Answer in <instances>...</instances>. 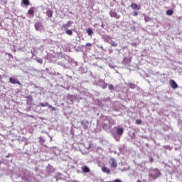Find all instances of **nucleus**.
Wrapping results in <instances>:
<instances>
[{
    "instance_id": "nucleus-26",
    "label": "nucleus",
    "mask_w": 182,
    "mask_h": 182,
    "mask_svg": "<svg viewBox=\"0 0 182 182\" xmlns=\"http://www.w3.org/2000/svg\"><path fill=\"white\" fill-rule=\"evenodd\" d=\"M65 33H67V35H69L70 36H72V35H73V31H72V30L68 29L65 31Z\"/></svg>"
},
{
    "instance_id": "nucleus-17",
    "label": "nucleus",
    "mask_w": 182,
    "mask_h": 182,
    "mask_svg": "<svg viewBox=\"0 0 182 182\" xmlns=\"http://www.w3.org/2000/svg\"><path fill=\"white\" fill-rule=\"evenodd\" d=\"M35 11V8L33 7H31L28 11V15H31V16H33V12Z\"/></svg>"
},
{
    "instance_id": "nucleus-28",
    "label": "nucleus",
    "mask_w": 182,
    "mask_h": 182,
    "mask_svg": "<svg viewBox=\"0 0 182 182\" xmlns=\"http://www.w3.org/2000/svg\"><path fill=\"white\" fill-rule=\"evenodd\" d=\"M36 62H38V63H40L41 65H42V63H43V60L42 58H37L36 59Z\"/></svg>"
},
{
    "instance_id": "nucleus-44",
    "label": "nucleus",
    "mask_w": 182,
    "mask_h": 182,
    "mask_svg": "<svg viewBox=\"0 0 182 182\" xmlns=\"http://www.w3.org/2000/svg\"><path fill=\"white\" fill-rule=\"evenodd\" d=\"M105 23H102L101 27H102V28H105Z\"/></svg>"
},
{
    "instance_id": "nucleus-33",
    "label": "nucleus",
    "mask_w": 182,
    "mask_h": 182,
    "mask_svg": "<svg viewBox=\"0 0 182 182\" xmlns=\"http://www.w3.org/2000/svg\"><path fill=\"white\" fill-rule=\"evenodd\" d=\"M127 60H129V58H124V60L122 61V63H123L124 65H126V62H127Z\"/></svg>"
},
{
    "instance_id": "nucleus-22",
    "label": "nucleus",
    "mask_w": 182,
    "mask_h": 182,
    "mask_svg": "<svg viewBox=\"0 0 182 182\" xmlns=\"http://www.w3.org/2000/svg\"><path fill=\"white\" fill-rule=\"evenodd\" d=\"M26 99H27V103H30V102H32L33 100V98H32V95L26 96Z\"/></svg>"
},
{
    "instance_id": "nucleus-27",
    "label": "nucleus",
    "mask_w": 182,
    "mask_h": 182,
    "mask_svg": "<svg viewBox=\"0 0 182 182\" xmlns=\"http://www.w3.org/2000/svg\"><path fill=\"white\" fill-rule=\"evenodd\" d=\"M144 21H145V22H150V21H151V18H150V17H149V16H145Z\"/></svg>"
},
{
    "instance_id": "nucleus-18",
    "label": "nucleus",
    "mask_w": 182,
    "mask_h": 182,
    "mask_svg": "<svg viewBox=\"0 0 182 182\" xmlns=\"http://www.w3.org/2000/svg\"><path fill=\"white\" fill-rule=\"evenodd\" d=\"M23 5H25L26 6H28V5H31V2L29 0H22Z\"/></svg>"
},
{
    "instance_id": "nucleus-2",
    "label": "nucleus",
    "mask_w": 182,
    "mask_h": 182,
    "mask_svg": "<svg viewBox=\"0 0 182 182\" xmlns=\"http://www.w3.org/2000/svg\"><path fill=\"white\" fill-rule=\"evenodd\" d=\"M32 176H33V173L30 172V171L25 170L23 176H22V174H20L18 175V177H21V178H22L23 181H28V180H29V178H31Z\"/></svg>"
},
{
    "instance_id": "nucleus-25",
    "label": "nucleus",
    "mask_w": 182,
    "mask_h": 182,
    "mask_svg": "<svg viewBox=\"0 0 182 182\" xmlns=\"http://www.w3.org/2000/svg\"><path fill=\"white\" fill-rule=\"evenodd\" d=\"M87 33L89 36H92V35H93V31L92 30V28H89L88 30H87Z\"/></svg>"
},
{
    "instance_id": "nucleus-19",
    "label": "nucleus",
    "mask_w": 182,
    "mask_h": 182,
    "mask_svg": "<svg viewBox=\"0 0 182 182\" xmlns=\"http://www.w3.org/2000/svg\"><path fill=\"white\" fill-rule=\"evenodd\" d=\"M90 171V169L89 168V167L85 166L82 168V172L83 173H89Z\"/></svg>"
},
{
    "instance_id": "nucleus-53",
    "label": "nucleus",
    "mask_w": 182,
    "mask_h": 182,
    "mask_svg": "<svg viewBox=\"0 0 182 182\" xmlns=\"http://www.w3.org/2000/svg\"><path fill=\"white\" fill-rule=\"evenodd\" d=\"M70 14H72V11H70Z\"/></svg>"
},
{
    "instance_id": "nucleus-38",
    "label": "nucleus",
    "mask_w": 182,
    "mask_h": 182,
    "mask_svg": "<svg viewBox=\"0 0 182 182\" xmlns=\"http://www.w3.org/2000/svg\"><path fill=\"white\" fill-rule=\"evenodd\" d=\"M132 15H133V16H137V15H139V13L136 11H134V12H133Z\"/></svg>"
},
{
    "instance_id": "nucleus-10",
    "label": "nucleus",
    "mask_w": 182,
    "mask_h": 182,
    "mask_svg": "<svg viewBox=\"0 0 182 182\" xmlns=\"http://www.w3.org/2000/svg\"><path fill=\"white\" fill-rule=\"evenodd\" d=\"M169 85L172 89H177V87H178V85H177V82L173 80H169Z\"/></svg>"
},
{
    "instance_id": "nucleus-16",
    "label": "nucleus",
    "mask_w": 182,
    "mask_h": 182,
    "mask_svg": "<svg viewBox=\"0 0 182 182\" xmlns=\"http://www.w3.org/2000/svg\"><path fill=\"white\" fill-rule=\"evenodd\" d=\"M102 171L103 173H107V174H109L110 173V169L107 168V167H106V166H103L102 168Z\"/></svg>"
},
{
    "instance_id": "nucleus-31",
    "label": "nucleus",
    "mask_w": 182,
    "mask_h": 182,
    "mask_svg": "<svg viewBox=\"0 0 182 182\" xmlns=\"http://www.w3.org/2000/svg\"><path fill=\"white\" fill-rule=\"evenodd\" d=\"M142 121L141 119H136V124H141Z\"/></svg>"
},
{
    "instance_id": "nucleus-47",
    "label": "nucleus",
    "mask_w": 182,
    "mask_h": 182,
    "mask_svg": "<svg viewBox=\"0 0 182 182\" xmlns=\"http://www.w3.org/2000/svg\"><path fill=\"white\" fill-rule=\"evenodd\" d=\"M46 70H47V71L49 70V68H46Z\"/></svg>"
},
{
    "instance_id": "nucleus-50",
    "label": "nucleus",
    "mask_w": 182,
    "mask_h": 182,
    "mask_svg": "<svg viewBox=\"0 0 182 182\" xmlns=\"http://www.w3.org/2000/svg\"><path fill=\"white\" fill-rule=\"evenodd\" d=\"M133 23H136V22H135V21H133Z\"/></svg>"
},
{
    "instance_id": "nucleus-24",
    "label": "nucleus",
    "mask_w": 182,
    "mask_h": 182,
    "mask_svg": "<svg viewBox=\"0 0 182 182\" xmlns=\"http://www.w3.org/2000/svg\"><path fill=\"white\" fill-rule=\"evenodd\" d=\"M39 106H41V107H46V106H48L49 107V103H48V102H46V103L41 102L39 104Z\"/></svg>"
},
{
    "instance_id": "nucleus-49",
    "label": "nucleus",
    "mask_w": 182,
    "mask_h": 182,
    "mask_svg": "<svg viewBox=\"0 0 182 182\" xmlns=\"http://www.w3.org/2000/svg\"><path fill=\"white\" fill-rule=\"evenodd\" d=\"M0 164H2V162L0 161Z\"/></svg>"
},
{
    "instance_id": "nucleus-46",
    "label": "nucleus",
    "mask_w": 182,
    "mask_h": 182,
    "mask_svg": "<svg viewBox=\"0 0 182 182\" xmlns=\"http://www.w3.org/2000/svg\"><path fill=\"white\" fill-rule=\"evenodd\" d=\"M136 182H141V181H140V179H138Z\"/></svg>"
},
{
    "instance_id": "nucleus-29",
    "label": "nucleus",
    "mask_w": 182,
    "mask_h": 182,
    "mask_svg": "<svg viewBox=\"0 0 182 182\" xmlns=\"http://www.w3.org/2000/svg\"><path fill=\"white\" fill-rule=\"evenodd\" d=\"M108 89L109 90H111V92H113V90H114V87L113 86V85H109Z\"/></svg>"
},
{
    "instance_id": "nucleus-21",
    "label": "nucleus",
    "mask_w": 182,
    "mask_h": 182,
    "mask_svg": "<svg viewBox=\"0 0 182 182\" xmlns=\"http://www.w3.org/2000/svg\"><path fill=\"white\" fill-rule=\"evenodd\" d=\"M166 14L168 15V16H171V15L174 14V11L173 10L168 9L166 11Z\"/></svg>"
},
{
    "instance_id": "nucleus-8",
    "label": "nucleus",
    "mask_w": 182,
    "mask_h": 182,
    "mask_svg": "<svg viewBox=\"0 0 182 182\" xmlns=\"http://www.w3.org/2000/svg\"><path fill=\"white\" fill-rule=\"evenodd\" d=\"M73 100H75V96L72 95H67V103L69 105H73Z\"/></svg>"
},
{
    "instance_id": "nucleus-11",
    "label": "nucleus",
    "mask_w": 182,
    "mask_h": 182,
    "mask_svg": "<svg viewBox=\"0 0 182 182\" xmlns=\"http://www.w3.org/2000/svg\"><path fill=\"white\" fill-rule=\"evenodd\" d=\"M81 124L85 130L87 129V125L89 124V122L87 120H82Z\"/></svg>"
},
{
    "instance_id": "nucleus-1",
    "label": "nucleus",
    "mask_w": 182,
    "mask_h": 182,
    "mask_svg": "<svg viewBox=\"0 0 182 182\" xmlns=\"http://www.w3.org/2000/svg\"><path fill=\"white\" fill-rule=\"evenodd\" d=\"M102 120L101 123V127L107 132V133H111L112 132V126H116V120L112 119L110 117L102 115L101 117Z\"/></svg>"
},
{
    "instance_id": "nucleus-3",
    "label": "nucleus",
    "mask_w": 182,
    "mask_h": 182,
    "mask_svg": "<svg viewBox=\"0 0 182 182\" xmlns=\"http://www.w3.org/2000/svg\"><path fill=\"white\" fill-rule=\"evenodd\" d=\"M149 176L154 179L160 177V176H161V173L159 169H152L149 172Z\"/></svg>"
},
{
    "instance_id": "nucleus-54",
    "label": "nucleus",
    "mask_w": 182,
    "mask_h": 182,
    "mask_svg": "<svg viewBox=\"0 0 182 182\" xmlns=\"http://www.w3.org/2000/svg\"><path fill=\"white\" fill-rule=\"evenodd\" d=\"M0 26H1V23H0Z\"/></svg>"
},
{
    "instance_id": "nucleus-20",
    "label": "nucleus",
    "mask_w": 182,
    "mask_h": 182,
    "mask_svg": "<svg viewBox=\"0 0 182 182\" xmlns=\"http://www.w3.org/2000/svg\"><path fill=\"white\" fill-rule=\"evenodd\" d=\"M72 23H73V22L72 21H68L67 23H64L63 25V28H68V26H71Z\"/></svg>"
},
{
    "instance_id": "nucleus-39",
    "label": "nucleus",
    "mask_w": 182,
    "mask_h": 182,
    "mask_svg": "<svg viewBox=\"0 0 182 182\" xmlns=\"http://www.w3.org/2000/svg\"><path fill=\"white\" fill-rule=\"evenodd\" d=\"M97 48H99L102 50H105V48H103V46H97Z\"/></svg>"
},
{
    "instance_id": "nucleus-13",
    "label": "nucleus",
    "mask_w": 182,
    "mask_h": 182,
    "mask_svg": "<svg viewBox=\"0 0 182 182\" xmlns=\"http://www.w3.org/2000/svg\"><path fill=\"white\" fill-rule=\"evenodd\" d=\"M46 15H47L48 18H52V16H53V11L48 9L46 12Z\"/></svg>"
},
{
    "instance_id": "nucleus-23",
    "label": "nucleus",
    "mask_w": 182,
    "mask_h": 182,
    "mask_svg": "<svg viewBox=\"0 0 182 182\" xmlns=\"http://www.w3.org/2000/svg\"><path fill=\"white\" fill-rule=\"evenodd\" d=\"M109 45H111V46H113L114 48H116V46H117V43L113 41H109V43H108Z\"/></svg>"
},
{
    "instance_id": "nucleus-36",
    "label": "nucleus",
    "mask_w": 182,
    "mask_h": 182,
    "mask_svg": "<svg viewBox=\"0 0 182 182\" xmlns=\"http://www.w3.org/2000/svg\"><path fill=\"white\" fill-rule=\"evenodd\" d=\"M39 140H40L41 143H45V140L43 139V138L42 136L39 137Z\"/></svg>"
},
{
    "instance_id": "nucleus-35",
    "label": "nucleus",
    "mask_w": 182,
    "mask_h": 182,
    "mask_svg": "<svg viewBox=\"0 0 182 182\" xmlns=\"http://www.w3.org/2000/svg\"><path fill=\"white\" fill-rule=\"evenodd\" d=\"M85 46H87V48H92V43H87L85 44Z\"/></svg>"
},
{
    "instance_id": "nucleus-4",
    "label": "nucleus",
    "mask_w": 182,
    "mask_h": 182,
    "mask_svg": "<svg viewBox=\"0 0 182 182\" xmlns=\"http://www.w3.org/2000/svg\"><path fill=\"white\" fill-rule=\"evenodd\" d=\"M101 38L102 41H104V42H106L107 43H110V41H112V36L107 34L102 35Z\"/></svg>"
},
{
    "instance_id": "nucleus-14",
    "label": "nucleus",
    "mask_w": 182,
    "mask_h": 182,
    "mask_svg": "<svg viewBox=\"0 0 182 182\" xmlns=\"http://www.w3.org/2000/svg\"><path fill=\"white\" fill-rule=\"evenodd\" d=\"M125 85H127L128 87H130V89H136V87H137V85L132 82H127Z\"/></svg>"
},
{
    "instance_id": "nucleus-48",
    "label": "nucleus",
    "mask_w": 182,
    "mask_h": 182,
    "mask_svg": "<svg viewBox=\"0 0 182 182\" xmlns=\"http://www.w3.org/2000/svg\"><path fill=\"white\" fill-rule=\"evenodd\" d=\"M150 161H153V159H150Z\"/></svg>"
},
{
    "instance_id": "nucleus-42",
    "label": "nucleus",
    "mask_w": 182,
    "mask_h": 182,
    "mask_svg": "<svg viewBox=\"0 0 182 182\" xmlns=\"http://www.w3.org/2000/svg\"><path fill=\"white\" fill-rule=\"evenodd\" d=\"M47 134L48 135V137H50V141H52V136L50 135H49V133H47Z\"/></svg>"
},
{
    "instance_id": "nucleus-9",
    "label": "nucleus",
    "mask_w": 182,
    "mask_h": 182,
    "mask_svg": "<svg viewBox=\"0 0 182 182\" xmlns=\"http://www.w3.org/2000/svg\"><path fill=\"white\" fill-rule=\"evenodd\" d=\"M9 82L12 85H21V82L17 78L10 77L9 78Z\"/></svg>"
},
{
    "instance_id": "nucleus-15",
    "label": "nucleus",
    "mask_w": 182,
    "mask_h": 182,
    "mask_svg": "<svg viewBox=\"0 0 182 182\" xmlns=\"http://www.w3.org/2000/svg\"><path fill=\"white\" fill-rule=\"evenodd\" d=\"M131 8H132V9H137V11L140 10L141 6L136 4V3H132L131 4Z\"/></svg>"
},
{
    "instance_id": "nucleus-41",
    "label": "nucleus",
    "mask_w": 182,
    "mask_h": 182,
    "mask_svg": "<svg viewBox=\"0 0 182 182\" xmlns=\"http://www.w3.org/2000/svg\"><path fill=\"white\" fill-rule=\"evenodd\" d=\"M114 139H115V140H116L117 141H119V140L120 138H117V137H116V136H114Z\"/></svg>"
},
{
    "instance_id": "nucleus-12",
    "label": "nucleus",
    "mask_w": 182,
    "mask_h": 182,
    "mask_svg": "<svg viewBox=\"0 0 182 182\" xmlns=\"http://www.w3.org/2000/svg\"><path fill=\"white\" fill-rule=\"evenodd\" d=\"M36 31H42V23H36L34 24Z\"/></svg>"
},
{
    "instance_id": "nucleus-34",
    "label": "nucleus",
    "mask_w": 182,
    "mask_h": 182,
    "mask_svg": "<svg viewBox=\"0 0 182 182\" xmlns=\"http://www.w3.org/2000/svg\"><path fill=\"white\" fill-rule=\"evenodd\" d=\"M102 89H106V87H107V84L103 82V84L102 85Z\"/></svg>"
},
{
    "instance_id": "nucleus-40",
    "label": "nucleus",
    "mask_w": 182,
    "mask_h": 182,
    "mask_svg": "<svg viewBox=\"0 0 182 182\" xmlns=\"http://www.w3.org/2000/svg\"><path fill=\"white\" fill-rule=\"evenodd\" d=\"M27 117H31V119H33V117H34L33 115H31V114H27Z\"/></svg>"
},
{
    "instance_id": "nucleus-7",
    "label": "nucleus",
    "mask_w": 182,
    "mask_h": 182,
    "mask_svg": "<svg viewBox=\"0 0 182 182\" xmlns=\"http://www.w3.org/2000/svg\"><path fill=\"white\" fill-rule=\"evenodd\" d=\"M116 133L118 136H123V133H124V129H123L122 127H116Z\"/></svg>"
},
{
    "instance_id": "nucleus-30",
    "label": "nucleus",
    "mask_w": 182,
    "mask_h": 182,
    "mask_svg": "<svg viewBox=\"0 0 182 182\" xmlns=\"http://www.w3.org/2000/svg\"><path fill=\"white\" fill-rule=\"evenodd\" d=\"M49 109H51L53 112H55L56 110V107H54L53 106L48 105Z\"/></svg>"
},
{
    "instance_id": "nucleus-52",
    "label": "nucleus",
    "mask_w": 182,
    "mask_h": 182,
    "mask_svg": "<svg viewBox=\"0 0 182 182\" xmlns=\"http://www.w3.org/2000/svg\"><path fill=\"white\" fill-rule=\"evenodd\" d=\"M144 139H146V136H144Z\"/></svg>"
},
{
    "instance_id": "nucleus-45",
    "label": "nucleus",
    "mask_w": 182,
    "mask_h": 182,
    "mask_svg": "<svg viewBox=\"0 0 182 182\" xmlns=\"http://www.w3.org/2000/svg\"><path fill=\"white\" fill-rule=\"evenodd\" d=\"M164 149H168V146H164Z\"/></svg>"
},
{
    "instance_id": "nucleus-37",
    "label": "nucleus",
    "mask_w": 182,
    "mask_h": 182,
    "mask_svg": "<svg viewBox=\"0 0 182 182\" xmlns=\"http://www.w3.org/2000/svg\"><path fill=\"white\" fill-rule=\"evenodd\" d=\"M109 67L111 69H114V68H116V67H114V66L113 65V64H112V63H109Z\"/></svg>"
},
{
    "instance_id": "nucleus-51",
    "label": "nucleus",
    "mask_w": 182,
    "mask_h": 182,
    "mask_svg": "<svg viewBox=\"0 0 182 182\" xmlns=\"http://www.w3.org/2000/svg\"><path fill=\"white\" fill-rule=\"evenodd\" d=\"M100 68L102 69V66H100Z\"/></svg>"
},
{
    "instance_id": "nucleus-32",
    "label": "nucleus",
    "mask_w": 182,
    "mask_h": 182,
    "mask_svg": "<svg viewBox=\"0 0 182 182\" xmlns=\"http://www.w3.org/2000/svg\"><path fill=\"white\" fill-rule=\"evenodd\" d=\"M154 76H161V74L159 72H156L153 73Z\"/></svg>"
},
{
    "instance_id": "nucleus-6",
    "label": "nucleus",
    "mask_w": 182,
    "mask_h": 182,
    "mask_svg": "<svg viewBox=\"0 0 182 182\" xmlns=\"http://www.w3.org/2000/svg\"><path fill=\"white\" fill-rule=\"evenodd\" d=\"M109 15L111 18H116V19H120V15H118L116 10L111 9L109 11Z\"/></svg>"
},
{
    "instance_id": "nucleus-5",
    "label": "nucleus",
    "mask_w": 182,
    "mask_h": 182,
    "mask_svg": "<svg viewBox=\"0 0 182 182\" xmlns=\"http://www.w3.org/2000/svg\"><path fill=\"white\" fill-rule=\"evenodd\" d=\"M109 164L111 166L112 168H116L117 167V161L114 158H111L109 161Z\"/></svg>"
},
{
    "instance_id": "nucleus-43",
    "label": "nucleus",
    "mask_w": 182,
    "mask_h": 182,
    "mask_svg": "<svg viewBox=\"0 0 182 182\" xmlns=\"http://www.w3.org/2000/svg\"><path fill=\"white\" fill-rule=\"evenodd\" d=\"M8 55H9V56L10 58H14V55H12V54L8 53Z\"/></svg>"
}]
</instances>
